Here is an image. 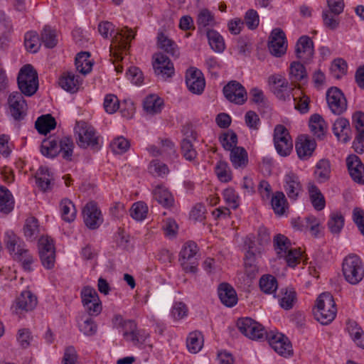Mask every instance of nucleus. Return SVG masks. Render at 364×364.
<instances>
[{"instance_id":"19","label":"nucleus","mask_w":364,"mask_h":364,"mask_svg":"<svg viewBox=\"0 0 364 364\" xmlns=\"http://www.w3.org/2000/svg\"><path fill=\"white\" fill-rule=\"evenodd\" d=\"M186 82L188 90L193 94H201L205 88V79L198 69L191 68L186 73Z\"/></svg>"},{"instance_id":"61","label":"nucleus","mask_w":364,"mask_h":364,"mask_svg":"<svg viewBox=\"0 0 364 364\" xmlns=\"http://www.w3.org/2000/svg\"><path fill=\"white\" fill-rule=\"evenodd\" d=\"M188 136L181 142V151L183 157L188 161H193L197 156V152L193 148L191 139H188Z\"/></svg>"},{"instance_id":"17","label":"nucleus","mask_w":364,"mask_h":364,"mask_svg":"<svg viewBox=\"0 0 364 364\" xmlns=\"http://www.w3.org/2000/svg\"><path fill=\"white\" fill-rule=\"evenodd\" d=\"M283 187L289 200L295 201L302 192V185L299 176L289 172L284 177Z\"/></svg>"},{"instance_id":"62","label":"nucleus","mask_w":364,"mask_h":364,"mask_svg":"<svg viewBox=\"0 0 364 364\" xmlns=\"http://www.w3.org/2000/svg\"><path fill=\"white\" fill-rule=\"evenodd\" d=\"M148 208L144 202H137L133 204L131 210V216L136 220H144L147 214Z\"/></svg>"},{"instance_id":"63","label":"nucleus","mask_w":364,"mask_h":364,"mask_svg":"<svg viewBox=\"0 0 364 364\" xmlns=\"http://www.w3.org/2000/svg\"><path fill=\"white\" fill-rule=\"evenodd\" d=\"M346 70L347 63L344 60L337 58L333 61L331 66V72L333 77L339 79L346 73Z\"/></svg>"},{"instance_id":"59","label":"nucleus","mask_w":364,"mask_h":364,"mask_svg":"<svg viewBox=\"0 0 364 364\" xmlns=\"http://www.w3.org/2000/svg\"><path fill=\"white\" fill-rule=\"evenodd\" d=\"M149 171L155 176L164 177L169 173V169L165 164L155 159L150 162Z\"/></svg>"},{"instance_id":"18","label":"nucleus","mask_w":364,"mask_h":364,"mask_svg":"<svg viewBox=\"0 0 364 364\" xmlns=\"http://www.w3.org/2000/svg\"><path fill=\"white\" fill-rule=\"evenodd\" d=\"M267 338L269 346L278 354L285 357L292 354L291 345L288 338L283 334L267 335Z\"/></svg>"},{"instance_id":"13","label":"nucleus","mask_w":364,"mask_h":364,"mask_svg":"<svg viewBox=\"0 0 364 364\" xmlns=\"http://www.w3.org/2000/svg\"><path fill=\"white\" fill-rule=\"evenodd\" d=\"M268 48L270 53L277 58L281 57L286 53L287 41L286 35L281 28H274L271 32Z\"/></svg>"},{"instance_id":"40","label":"nucleus","mask_w":364,"mask_h":364,"mask_svg":"<svg viewBox=\"0 0 364 364\" xmlns=\"http://www.w3.org/2000/svg\"><path fill=\"white\" fill-rule=\"evenodd\" d=\"M331 164L328 159H321L316 165L315 177L319 183H324L330 178Z\"/></svg>"},{"instance_id":"8","label":"nucleus","mask_w":364,"mask_h":364,"mask_svg":"<svg viewBox=\"0 0 364 364\" xmlns=\"http://www.w3.org/2000/svg\"><path fill=\"white\" fill-rule=\"evenodd\" d=\"M39 256L43 266L52 269L55 262V247L53 240L47 236H42L38 240Z\"/></svg>"},{"instance_id":"22","label":"nucleus","mask_w":364,"mask_h":364,"mask_svg":"<svg viewBox=\"0 0 364 364\" xmlns=\"http://www.w3.org/2000/svg\"><path fill=\"white\" fill-rule=\"evenodd\" d=\"M296 55L304 62L311 59L314 55V44L309 37L303 36L299 38L296 45Z\"/></svg>"},{"instance_id":"5","label":"nucleus","mask_w":364,"mask_h":364,"mask_svg":"<svg viewBox=\"0 0 364 364\" xmlns=\"http://www.w3.org/2000/svg\"><path fill=\"white\" fill-rule=\"evenodd\" d=\"M342 272L346 281L355 285L364 277V265L358 256L348 255L343 262Z\"/></svg>"},{"instance_id":"55","label":"nucleus","mask_w":364,"mask_h":364,"mask_svg":"<svg viewBox=\"0 0 364 364\" xmlns=\"http://www.w3.org/2000/svg\"><path fill=\"white\" fill-rule=\"evenodd\" d=\"M24 235L30 240H34L38 235L39 227L38 220L34 217L28 218L23 227Z\"/></svg>"},{"instance_id":"16","label":"nucleus","mask_w":364,"mask_h":364,"mask_svg":"<svg viewBox=\"0 0 364 364\" xmlns=\"http://www.w3.org/2000/svg\"><path fill=\"white\" fill-rule=\"evenodd\" d=\"M8 104L11 116L16 120H21L26 116L27 105L22 94L18 92L9 96Z\"/></svg>"},{"instance_id":"2","label":"nucleus","mask_w":364,"mask_h":364,"mask_svg":"<svg viewBox=\"0 0 364 364\" xmlns=\"http://www.w3.org/2000/svg\"><path fill=\"white\" fill-rule=\"evenodd\" d=\"M74 148L73 139L65 136L58 142L53 138H48L42 141L41 146V154L49 158H54L59 153H62V156L68 161L71 160Z\"/></svg>"},{"instance_id":"36","label":"nucleus","mask_w":364,"mask_h":364,"mask_svg":"<svg viewBox=\"0 0 364 364\" xmlns=\"http://www.w3.org/2000/svg\"><path fill=\"white\" fill-rule=\"evenodd\" d=\"M55 126V119L50 114L42 115L35 122L36 129L42 134H46L52 129H54Z\"/></svg>"},{"instance_id":"41","label":"nucleus","mask_w":364,"mask_h":364,"mask_svg":"<svg viewBox=\"0 0 364 364\" xmlns=\"http://www.w3.org/2000/svg\"><path fill=\"white\" fill-rule=\"evenodd\" d=\"M206 36L210 48L217 53H222L225 48L223 36L216 31L208 29Z\"/></svg>"},{"instance_id":"43","label":"nucleus","mask_w":364,"mask_h":364,"mask_svg":"<svg viewBox=\"0 0 364 364\" xmlns=\"http://www.w3.org/2000/svg\"><path fill=\"white\" fill-rule=\"evenodd\" d=\"M164 105L163 100L155 95L146 97L144 101V109L150 114H158L161 111Z\"/></svg>"},{"instance_id":"11","label":"nucleus","mask_w":364,"mask_h":364,"mask_svg":"<svg viewBox=\"0 0 364 364\" xmlns=\"http://www.w3.org/2000/svg\"><path fill=\"white\" fill-rule=\"evenodd\" d=\"M153 59L154 73L159 77L166 80L173 75V64L166 55L162 53H157L154 55Z\"/></svg>"},{"instance_id":"12","label":"nucleus","mask_w":364,"mask_h":364,"mask_svg":"<svg viewBox=\"0 0 364 364\" xmlns=\"http://www.w3.org/2000/svg\"><path fill=\"white\" fill-rule=\"evenodd\" d=\"M326 100L329 109L335 114L340 115L347 109V100L343 93L336 87L327 90Z\"/></svg>"},{"instance_id":"10","label":"nucleus","mask_w":364,"mask_h":364,"mask_svg":"<svg viewBox=\"0 0 364 364\" xmlns=\"http://www.w3.org/2000/svg\"><path fill=\"white\" fill-rule=\"evenodd\" d=\"M268 82L271 87L272 91L277 96V97L284 101L289 100L291 92L292 94L293 90L296 89L291 88L285 77L279 74L269 76Z\"/></svg>"},{"instance_id":"35","label":"nucleus","mask_w":364,"mask_h":364,"mask_svg":"<svg viewBox=\"0 0 364 364\" xmlns=\"http://www.w3.org/2000/svg\"><path fill=\"white\" fill-rule=\"evenodd\" d=\"M309 127L314 136L321 139L326 134L327 126L324 119L317 114L312 115L309 120Z\"/></svg>"},{"instance_id":"64","label":"nucleus","mask_w":364,"mask_h":364,"mask_svg":"<svg viewBox=\"0 0 364 364\" xmlns=\"http://www.w3.org/2000/svg\"><path fill=\"white\" fill-rule=\"evenodd\" d=\"M353 123L356 129L358 139H364V113L357 112L353 115Z\"/></svg>"},{"instance_id":"58","label":"nucleus","mask_w":364,"mask_h":364,"mask_svg":"<svg viewBox=\"0 0 364 364\" xmlns=\"http://www.w3.org/2000/svg\"><path fill=\"white\" fill-rule=\"evenodd\" d=\"M215 172L218 179L222 182L227 183L232 180L231 170L228 164L225 161H218L215 168Z\"/></svg>"},{"instance_id":"31","label":"nucleus","mask_w":364,"mask_h":364,"mask_svg":"<svg viewBox=\"0 0 364 364\" xmlns=\"http://www.w3.org/2000/svg\"><path fill=\"white\" fill-rule=\"evenodd\" d=\"M230 160L235 168H244L248 164V155L243 147H235L231 150Z\"/></svg>"},{"instance_id":"46","label":"nucleus","mask_w":364,"mask_h":364,"mask_svg":"<svg viewBox=\"0 0 364 364\" xmlns=\"http://www.w3.org/2000/svg\"><path fill=\"white\" fill-rule=\"evenodd\" d=\"M155 199L164 207H171L173 205L174 199L172 194L165 188L158 186L154 191Z\"/></svg>"},{"instance_id":"26","label":"nucleus","mask_w":364,"mask_h":364,"mask_svg":"<svg viewBox=\"0 0 364 364\" xmlns=\"http://www.w3.org/2000/svg\"><path fill=\"white\" fill-rule=\"evenodd\" d=\"M82 78L72 72L63 73L59 79V85L67 92H76L81 85Z\"/></svg>"},{"instance_id":"34","label":"nucleus","mask_w":364,"mask_h":364,"mask_svg":"<svg viewBox=\"0 0 364 364\" xmlns=\"http://www.w3.org/2000/svg\"><path fill=\"white\" fill-rule=\"evenodd\" d=\"M271 204L274 212L277 215H283L289 208L285 195L282 191H276L272 197Z\"/></svg>"},{"instance_id":"52","label":"nucleus","mask_w":364,"mask_h":364,"mask_svg":"<svg viewBox=\"0 0 364 364\" xmlns=\"http://www.w3.org/2000/svg\"><path fill=\"white\" fill-rule=\"evenodd\" d=\"M344 218L340 213H332L328 221V228L331 233L339 234L344 225Z\"/></svg>"},{"instance_id":"53","label":"nucleus","mask_w":364,"mask_h":364,"mask_svg":"<svg viewBox=\"0 0 364 364\" xmlns=\"http://www.w3.org/2000/svg\"><path fill=\"white\" fill-rule=\"evenodd\" d=\"M41 38L35 31H29L25 34L24 45L31 53H36L41 47Z\"/></svg>"},{"instance_id":"23","label":"nucleus","mask_w":364,"mask_h":364,"mask_svg":"<svg viewBox=\"0 0 364 364\" xmlns=\"http://www.w3.org/2000/svg\"><path fill=\"white\" fill-rule=\"evenodd\" d=\"M37 298L30 291H23L16 300V313L32 311L37 305Z\"/></svg>"},{"instance_id":"38","label":"nucleus","mask_w":364,"mask_h":364,"mask_svg":"<svg viewBox=\"0 0 364 364\" xmlns=\"http://www.w3.org/2000/svg\"><path fill=\"white\" fill-rule=\"evenodd\" d=\"M14 207V200L11 193L5 187L0 186V212L8 214Z\"/></svg>"},{"instance_id":"44","label":"nucleus","mask_w":364,"mask_h":364,"mask_svg":"<svg viewBox=\"0 0 364 364\" xmlns=\"http://www.w3.org/2000/svg\"><path fill=\"white\" fill-rule=\"evenodd\" d=\"M88 52H80L75 58L76 69L82 74L86 75L92 70V63Z\"/></svg>"},{"instance_id":"47","label":"nucleus","mask_w":364,"mask_h":364,"mask_svg":"<svg viewBox=\"0 0 364 364\" xmlns=\"http://www.w3.org/2000/svg\"><path fill=\"white\" fill-rule=\"evenodd\" d=\"M289 240L283 235H277L274 238V247L279 257L282 258L291 249Z\"/></svg>"},{"instance_id":"45","label":"nucleus","mask_w":364,"mask_h":364,"mask_svg":"<svg viewBox=\"0 0 364 364\" xmlns=\"http://www.w3.org/2000/svg\"><path fill=\"white\" fill-rule=\"evenodd\" d=\"M186 346L188 350L192 353L199 352L203 346V336L200 331H193L189 333Z\"/></svg>"},{"instance_id":"50","label":"nucleus","mask_w":364,"mask_h":364,"mask_svg":"<svg viewBox=\"0 0 364 364\" xmlns=\"http://www.w3.org/2000/svg\"><path fill=\"white\" fill-rule=\"evenodd\" d=\"M41 41L46 48H54L58 43L55 31L51 27L46 26L41 32Z\"/></svg>"},{"instance_id":"29","label":"nucleus","mask_w":364,"mask_h":364,"mask_svg":"<svg viewBox=\"0 0 364 364\" xmlns=\"http://www.w3.org/2000/svg\"><path fill=\"white\" fill-rule=\"evenodd\" d=\"M81 299L83 305H88L92 302L93 312H101L102 305L98 294L94 288L85 287L81 291Z\"/></svg>"},{"instance_id":"4","label":"nucleus","mask_w":364,"mask_h":364,"mask_svg":"<svg viewBox=\"0 0 364 364\" xmlns=\"http://www.w3.org/2000/svg\"><path fill=\"white\" fill-rule=\"evenodd\" d=\"M75 133L77 136V143L81 148H91L98 151L101 148V137L95 129L87 122H77L75 127Z\"/></svg>"},{"instance_id":"48","label":"nucleus","mask_w":364,"mask_h":364,"mask_svg":"<svg viewBox=\"0 0 364 364\" xmlns=\"http://www.w3.org/2000/svg\"><path fill=\"white\" fill-rule=\"evenodd\" d=\"M5 243L6 248L11 254L18 252V249H23L25 245L21 239L13 232L7 231L5 235Z\"/></svg>"},{"instance_id":"21","label":"nucleus","mask_w":364,"mask_h":364,"mask_svg":"<svg viewBox=\"0 0 364 364\" xmlns=\"http://www.w3.org/2000/svg\"><path fill=\"white\" fill-rule=\"evenodd\" d=\"M124 328V337L126 340L132 341L135 346L144 342L147 337L144 331L137 329L136 323L134 321H125Z\"/></svg>"},{"instance_id":"57","label":"nucleus","mask_w":364,"mask_h":364,"mask_svg":"<svg viewBox=\"0 0 364 364\" xmlns=\"http://www.w3.org/2000/svg\"><path fill=\"white\" fill-rule=\"evenodd\" d=\"M198 28H205L206 26H214L216 24L214 15L207 9H202L197 18Z\"/></svg>"},{"instance_id":"49","label":"nucleus","mask_w":364,"mask_h":364,"mask_svg":"<svg viewBox=\"0 0 364 364\" xmlns=\"http://www.w3.org/2000/svg\"><path fill=\"white\" fill-rule=\"evenodd\" d=\"M255 252L253 247L249 246V250L246 255L247 259L245 262V274L250 279H254L258 273L257 266L254 263Z\"/></svg>"},{"instance_id":"24","label":"nucleus","mask_w":364,"mask_h":364,"mask_svg":"<svg viewBox=\"0 0 364 364\" xmlns=\"http://www.w3.org/2000/svg\"><path fill=\"white\" fill-rule=\"evenodd\" d=\"M316 146L314 139L305 136H300L296 143V151L299 158L301 160L308 159L313 154Z\"/></svg>"},{"instance_id":"60","label":"nucleus","mask_w":364,"mask_h":364,"mask_svg":"<svg viewBox=\"0 0 364 364\" xmlns=\"http://www.w3.org/2000/svg\"><path fill=\"white\" fill-rule=\"evenodd\" d=\"M82 322L79 323V329L85 336H92L96 333L97 326L93 319L89 316L82 318Z\"/></svg>"},{"instance_id":"9","label":"nucleus","mask_w":364,"mask_h":364,"mask_svg":"<svg viewBox=\"0 0 364 364\" xmlns=\"http://www.w3.org/2000/svg\"><path fill=\"white\" fill-rule=\"evenodd\" d=\"M237 326L242 334L252 340L261 339L267 334L264 327L250 318L238 319Z\"/></svg>"},{"instance_id":"32","label":"nucleus","mask_w":364,"mask_h":364,"mask_svg":"<svg viewBox=\"0 0 364 364\" xmlns=\"http://www.w3.org/2000/svg\"><path fill=\"white\" fill-rule=\"evenodd\" d=\"M157 45L160 49L175 58L178 57L179 50L176 43L161 32L158 33Z\"/></svg>"},{"instance_id":"6","label":"nucleus","mask_w":364,"mask_h":364,"mask_svg":"<svg viewBox=\"0 0 364 364\" xmlns=\"http://www.w3.org/2000/svg\"><path fill=\"white\" fill-rule=\"evenodd\" d=\"M198 247L196 242H186L179 253V261L183 269L186 272H197Z\"/></svg>"},{"instance_id":"3","label":"nucleus","mask_w":364,"mask_h":364,"mask_svg":"<svg viewBox=\"0 0 364 364\" xmlns=\"http://www.w3.org/2000/svg\"><path fill=\"white\" fill-rule=\"evenodd\" d=\"M337 309L333 296L328 292L319 295L316 299L314 314L316 319L323 325H327L333 321Z\"/></svg>"},{"instance_id":"7","label":"nucleus","mask_w":364,"mask_h":364,"mask_svg":"<svg viewBox=\"0 0 364 364\" xmlns=\"http://www.w3.org/2000/svg\"><path fill=\"white\" fill-rule=\"evenodd\" d=\"M274 141L277 151L283 156L289 155L292 150L293 144L287 129L278 124L274 130Z\"/></svg>"},{"instance_id":"42","label":"nucleus","mask_w":364,"mask_h":364,"mask_svg":"<svg viewBox=\"0 0 364 364\" xmlns=\"http://www.w3.org/2000/svg\"><path fill=\"white\" fill-rule=\"evenodd\" d=\"M309 197L314 208L317 210H321L325 208V198L318 188L314 183L308 186Z\"/></svg>"},{"instance_id":"56","label":"nucleus","mask_w":364,"mask_h":364,"mask_svg":"<svg viewBox=\"0 0 364 364\" xmlns=\"http://www.w3.org/2000/svg\"><path fill=\"white\" fill-rule=\"evenodd\" d=\"M220 142L223 147L228 151L234 149L237 146V136L232 130H228L227 132L223 133L219 138Z\"/></svg>"},{"instance_id":"37","label":"nucleus","mask_w":364,"mask_h":364,"mask_svg":"<svg viewBox=\"0 0 364 364\" xmlns=\"http://www.w3.org/2000/svg\"><path fill=\"white\" fill-rule=\"evenodd\" d=\"M291 96L294 102L295 109L301 113H306L309 111V97L304 93L300 87L293 90Z\"/></svg>"},{"instance_id":"28","label":"nucleus","mask_w":364,"mask_h":364,"mask_svg":"<svg viewBox=\"0 0 364 364\" xmlns=\"http://www.w3.org/2000/svg\"><path fill=\"white\" fill-rule=\"evenodd\" d=\"M36 183L39 189L43 192L50 191L53 186V176L47 167H40L36 175Z\"/></svg>"},{"instance_id":"1","label":"nucleus","mask_w":364,"mask_h":364,"mask_svg":"<svg viewBox=\"0 0 364 364\" xmlns=\"http://www.w3.org/2000/svg\"><path fill=\"white\" fill-rule=\"evenodd\" d=\"M134 37L135 33L134 31L126 26L117 31L112 41L109 50L110 55L114 58L113 64L114 65V70L117 73H121L123 71V67L117 64V63L122 60V55L127 54L130 47V41Z\"/></svg>"},{"instance_id":"20","label":"nucleus","mask_w":364,"mask_h":364,"mask_svg":"<svg viewBox=\"0 0 364 364\" xmlns=\"http://www.w3.org/2000/svg\"><path fill=\"white\" fill-rule=\"evenodd\" d=\"M346 164L350 177L357 183L364 184V165L356 155H350Z\"/></svg>"},{"instance_id":"30","label":"nucleus","mask_w":364,"mask_h":364,"mask_svg":"<svg viewBox=\"0 0 364 364\" xmlns=\"http://www.w3.org/2000/svg\"><path fill=\"white\" fill-rule=\"evenodd\" d=\"M347 331L356 346L364 349V331L358 323L348 320L346 323Z\"/></svg>"},{"instance_id":"25","label":"nucleus","mask_w":364,"mask_h":364,"mask_svg":"<svg viewBox=\"0 0 364 364\" xmlns=\"http://www.w3.org/2000/svg\"><path fill=\"white\" fill-rule=\"evenodd\" d=\"M220 301L228 307L234 306L237 302V296L234 288L228 283H222L218 288Z\"/></svg>"},{"instance_id":"14","label":"nucleus","mask_w":364,"mask_h":364,"mask_svg":"<svg viewBox=\"0 0 364 364\" xmlns=\"http://www.w3.org/2000/svg\"><path fill=\"white\" fill-rule=\"evenodd\" d=\"M82 215L85 224L90 229H97L102 223L101 211L93 201L86 204L82 210Z\"/></svg>"},{"instance_id":"27","label":"nucleus","mask_w":364,"mask_h":364,"mask_svg":"<svg viewBox=\"0 0 364 364\" xmlns=\"http://www.w3.org/2000/svg\"><path fill=\"white\" fill-rule=\"evenodd\" d=\"M333 132L338 139L343 143L348 142L351 138L350 124L345 118H338L335 121Z\"/></svg>"},{"instance_id":"39","label":"nucleus","mask_w":364,"mask_h":364,"mask_svg":"<svg viewBox=\"0 0 364 364\" xmlns=\"http://www.w3.org/2000/svg\"><path fill=\"white\" fill-rule=\"evenodd\" d=\"M60 210L61 218L64 221L71 223L75 220L77 211L75 205L68 198L63 199L60 203Z\"/></svg>"},{"instance_id":"54","label":"nucleus","mask_w":364,"mask_h":364,"mask_svg":"<svg viewBox=\"0 0 364 364\" xmlns=\"http://www.w3.org/2000/svg\"><path fill=\"white\" fill-rule=\"evenodd\" d=\"M306 77L304 66L299 62H293L289 68V79L291 82H297Z\"/></svg>"},{"instance_id":"33","label":"nucleus","mask_w":364,"mask_h":364,"mask_svg":"<svg viewBox=\"0 0 364 364\" xmlns=\"http://www.w3.org/2000/svg\"><path fill=\"white\" fill-rule=\"evenodd\" d=\"M18 85H21L23 89L27 90L24 86L27 82H38V74L31 65H26L21 70L17 77Z\"/></svg>"},{"instance_id":"15","label":"nucleus","mask_w":364,"mask_h":364,"mask_svg":"<svg viewBox=\"0 0 364 364\" xmlns=\"http://www.w3.org/2000/svg\"><path fill=\"white\" fill-rule=\"evenodd\" d=\"M223 93L227 100L237 105H242L247 100L245 87L236 81H231L223 87Z\"/></svg>"},{"instance_id":"51","label":"nucleus","mask_w":364,"mask_h":364,"mask_svg":"<svg viewBox=\"0 0 364 364\" xmlns=\"http://www.w3.org/2000/svg\"><path fill=\"white\" fill-rule=\"evenodd\" d=\"M259 287L264 293L272 294L278 287L277 279L271 274L263 275L259 279Z\"/></svg>"}]
</instances>
